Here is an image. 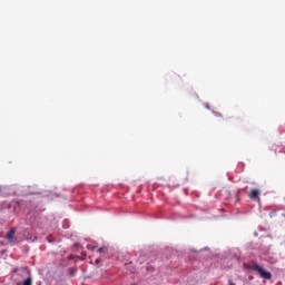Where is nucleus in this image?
<instances>
[{"label":"nucleus","mask_w":285,"mask_h":285,"mask_svg":"<svg viewBox=\"0 0 285 285\" xmlns=\"http://www.w3.org/2000/svg\"><path fill=\"white\" fill-rule=\"evenodd\" d=\"M252 271L258 273L263 279H272L273 277V274H271V272H266L262 266L257 264L252 265Z\"/></svg>","instance_id":"1"},{"label":"nucleus","mask_w":285,"mask_h":285,"mask_svg":"<svg viewBox=\"0 0 285 285\" xmlns=\"http://www.w3.org/2000/svg\"><path fill=\"white\" fill-rule=\"evenodd\" d=\"M17 233V228L12 227L8 233L6 238L8 239V242L10 244H12V242H14V234Z\"/></svg>","instance_id":"2"},{"label":"nucleus","mask_w":285,"mask_h":285,"mask_svg":"<svg viewBox=\"0 0 285 285\" xmlns=\"http://www.w3.org/2000/svg\"><path fill=\"white\" fill-rule=\"evenodd\" d=\"M248 197L252 198L254 202L259 199V189H252L248 194Z\"/></svg>","instance_id":"3"},{"label":"nucleus","mask_w":285,"mask_h":285,"mask_svg":"<svg viewBox=\"0 0 285 285\" xmlns=\"http://www.w3.org/2000/svg\"><path fill=\"white\" fill-rule=\"evenodd\" d=\"M22 285H32V277L29 276L27 279H24Z\"/></svg>","instance_id":"4"},{"label":"nucleus","mask_w":285,"mask_h":285,"mask_svg":"<svg viewBox=\"0 0 285 285\" xmlns=\"http://www.w3.org/2000/svg\"><path fill=\"white\" fill-rule=\"evenodd\" d=\"M106 248L105 247H100V248H98V253H106Z\"/></svg>","instance_id":"5"},{"label":"nucleus","mask_w":285,"mask_h":285,"mask_svg":"<svg viewBox=\"0 0 285 285\" xmlns=\"http://www.w3.org/2000/svg\"><path fill=\"white\" fill-rule=\"evenodd\" d=\"M48 242H52V236H48Z\"/></svg>","instance_id":"6"},{"label":"nucleus","mask_w":285,"mask_h":285,"mask_svg":"<svg viewBox=\"0 0 285 285\" xmlns=\"http://www.w3.org/2000/svg\"><path fill=\"white\" fill-rule=\"evenodd\" d=\"M228 285H235L233 281H228Z\"/></svg>","instance_id":"7"},{"label":"nucleus","mask_w":285,"mask_h":285,"mask_svg":"<svg viewBox=\"0 0 285 285\" xmlns=\"http://www.w3.org/2000/svg\"><path fill=\"white\" fill-rule=\"evenodd\" d=\"M89 248H91V250H95V248H97V246H89Z\"/></svg>","instance_id":"8"},{"label":"nucleus","mask_w":285,"mask_h":285,"mask_svg":"<svg viewBox=\"0 0 285 285\" xmlns=\"http://www.w3.org/2000/svg\"><path fill=\"white\" fill-rule=\"evenodd\" d=\"M96 264H99V258H98V259H96Z\"/></svg>","instance_id":"9"},{"label":"nucleus","mask_w":285,"mask_h":285,"mask_svg":"<svg viewBox=\"0 0 285 285\" xmlns=\"http://www.w3.org/2000/svg\"><path fill=\"white\" fill-rule=\"evenodd\" d=\"M0 193H1V187H0Z\"/></svg>","instance_id":"10"}]
</instances>
